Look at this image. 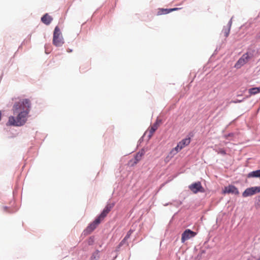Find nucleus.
<instances>
[{
    "label": "nucleus",
    "instance_id": "obj_1",
    "mask_svg": "<svg viewBox=\"0 0 260 260\" xmlns=\"http://www.w3.org/2000/svg\"><path fill=\"white\" fill-rule=\"evenodd\" d=\"M30 101L27 99H22L15 103L12 110L14 115H16V116H10L7 124L15 126L23 125L27 121L30 110Z\"/></svg>",
    "mask_w": 260,
    "mask_h": 260
},
{
    "label": "nucleus",
    "instance_id": "obj_2",
    "mask_svg": "<svg viewBox=\"0 0 260 260\" xmlns=\"http://www.w3.org/2000/svg\"><path fill=\"white\" fill-rule=\"evenodd\" d=\"M63 43L64 41L60 29L58 26H56L53 32V44L57 47H59L61 46Z\"/></svg>",
    "mask_w": 260,
    "mask_h": 260
},
{
    "label": "nucleus",
    "instance_id": "obj_3",
    "mask_svg": "<svg viewBox=\"0 0 260 260\" xmlns=\"http://www.w3.org/2000/svg\"><path fill=\"white\" fill-rule=\"evenodd\" d=\"M101 220L97 217L92 223H91L84 231L85 235L90 234L94 229H96L97 226L101 223Z\"/></svg>",
    "mask_w": 260,
    "mask_h": 260
},
{
    "label": "nucleus",
    "instance_id": "obj_4",
    "mask_svg": "<svg viewBox=\"0 0 260 260\" xmlns=\"http://www.w3.org/2000/svg\"><path fill=\"white\" fill-rule=\"evenodd\" d=\"M189 189L194 193H197L198 192H204L205 189L202 186L200 182H197L190 184L189 186Z\"/></svg>",
    "mask_w": 260,
    "mask_h": 260
},
{
    "label": "nucleus",
    "instance_id": "obj_5",
    "mask_svg": "<svg viewBox=\"0 0 260 260\" xmlns=\"http://www.w3.org/2000/svg\"><path fill=\"white\" fill-rule=\"evenodd\" d=\"M197 235L194 232L191 231L189 229L185 230L181 235V242L184 243L185 241L194 237Z\"/></svg>",
    "mask_w": 260,
    "mask_h": 260
},
{
    "label": "nucleus",
    "instance_id": "obj_6",
    "mask_svg": "<svg viewBox=\"0 0 260 260\" xmlns=\"http://www.w3.org/2000/svg\"><path fill=\"white\" fill-rule=\"evenodd\" d=\"M249 58L250 57L247 53L244 54L236 62L235 67L237 69L240 68L248 62Z\"/></svg>",
    "mask_w": 260,
    "mask_h": 260
},
{
    "label": "nucleus",
    "instance_id": "obj_7",
    "mask_svg": "<svg viewBox=\"0 0 260 260\" xmlns=\"http://www.w3.org/2000/svg\"><path fill=\"white\" fill-rule=\"evenodd\" d=\"M260 192V187H252L248 188L243 192L242 196L243 197H247L251 196L257 192Z\"/></svg>",
    "mask_w": 260,
    "mask_h": 260
},
{
    "label": "nucleus",
    "instance_id": "obj_8",
    "mask_svg": "<svg viewBox=\"0 0 260 260\" xmlns=\"http://www.w3.org/2000/svg\"><path fill=\"white\" fill-rule=\"evenodd\" d=\"M114 204L113 203L112 204H108L101 214L98 217L100 218L102 221L104 219V218L107 215L108 213L111 211V210L113 208Z\"/></svg>",
    "mask_w": 260,
    "mask_h": 260
},
{
    "label": "nucleus",
    "instance_id": "obj_9",
    "mask_svg": "<svg viewBox=\"0 0 260 260\" xmlns=\"http://www.w3.org/2000/svg\"><path fill=\"white\" fill-rule=\"evenodd\" d=\"M224 193H231L236 195H238L239 194L238 188L233 185H229L228 187H225Z\"/></svg>",
    "mask_w": 260,
    "mask_h": 260
},
{
    "label": "nucleus",
    "instance_id": "obj_10",
    "mask_svg": "<svg viewBox=\"0 0 260 260\" xmlns=\"http://www.w3.org/2000/svg\"><path fill=\"white\" fill-rule=\"evenodd\" d=\"M179 9V8H172V9H160L158 10L157 14L158 15H162V14H168L171 12L176 11Z\"/></svg>",
    "mask_w": 260,
    "mask_h": 260
},
{
    "label": "nucleus",
    "instance_id": "obj_11",
    "mask_svg": "<svg viewBox=\"0 0 260 260\" xmlns=\"http://www.w3.org/2000/svg\"><path fill=\"white\" fill-rule=\"evenodd\" d=\"M52 18L47 13L45 14L42 18L41 21L46 25H49L52 20Z\"/></svg>",
    "mask_w": 260,
    "mask_h": 260
},
{
    "label": "nucleus",
    "instance_id": "obj_12",
    "mask_svg": "<svg viewBox=\"0 0 260 260\" xmlns=\"http://www.w3.org/2000/svg\"><path fill=\"white\" fill-rule=\"evenodd\" d=\"M190 143V138H187L182 140L178 144L180 146L181 148L183 149L185 147L188 146Z\"/></svg>",
    "mask_w": 260,
    "mask_h": 260
},
{
    "label": "nucleus",
    "instance_id": "obj_13",
    "mask_svg": "<svg viewBox=\"0 0 260 260\" xmlns=\"http://www.w3.org/2000/svg\"><path fill=\"white\" fill-rule=\"evenodd\" d=\"M158 120H157L156 122L151 126L149 129V137H151L152 136L155 131L158 128Z\"/></svg>",
    "mask_w": 260,
    "mask_h": 260
},
{
    "label": "nucleus",
    "instance_id": "obj_14",
    "mask_svg": "<svg viewBox=\"0 0 260 260\" xmlns=\"http://www.w3.org/2000/svg\"><path fill=\"white\" fill-rule=\"evenodd\" d=\"M247 177H260V170L250 172L249 174H248Z\"/></svg>",
    "mask_w": 260,
    "mask_h": 260
},
{
    "label": "nucleus",
    "instance_id": "obj_15",
    "mask_svg": "<svg viewBox=\"0 0 260 260\" xmlns=\"http://www.w3.org/2000/svg\"><path fill=\"white\" fill-rule=\"evenodd\" d=\"M144 153L142 152H139L138 153H137L135 157V161L134 162V164H137L141 159Z\"/></svg>",
    "mask_w": 260,
    "mask_h": 260
},
{
    "label": "nucleus",
    "instance_id": "obj_16",
    "mask_svg": "<svg viewBox=\"0 0 260 260\" xmlns=\"http://www.w3.org/2000/svg\"><path fill=\"white\" fill-rule=\"evenodd\" d=\"M217 145H215V148L214 149L217 153L221 154L223 155H225L226 153V151L224 148H216Z\"/></svg>",
    "mask_w": 260,
    "mask_h": 260
},
{
    "label": "nucleus",
    "instance_id": "obj_17",
    "mask_svg": "<svg viewBox=\"0 0 260 260\" xmlns=\"http://www.w3.org/2000/svg\"><path fill=\"white\" fill-rule=\"evenodd\" d=\"M259 92H260V87L252 88L249 90V93L250 94L254 95V94H256Z\"/></svg>",
    "mask_w": 260,
    "mask_h": 260
},
{
    "label": "nucleus",
    "instance_id": "obj_18",
    "mask_svg": "<svg viewBox=\"0 0 260 260\" xmlns=\"http://www.w3.org/2000/svg\"><path fill=\"white\" fill-rule=\"evenodd\" d=\"M182 148H181L180 146L178 144H177V145L172 149V150L170 152L171 154H173V155L176 154L178 152H179Z\"/></svg>",
    "mask_w": 260,
    "mask_h": 260
},
{
    "label": "nucleus",
    "instance_id": "obj_19",
    "mask_svg": "<svg viewBox=\"0 0 260 260\" xmlns=\"http://www.w3.org/2000/svg\"><path fill=\"white\" fill-rule=\"evenodd\" d=\"M223 33H224V36L225 37H228L229 34H230V28H224L223 30Z\"/></svg>",
    "mask_w": 260,
    "mask_h": 260
},
{
    "label": "nucleus",
    "instance_id": "obj_20",
    "mask_svg": "<svg viewBox=\"0 0 260 260\" xmlns=\"http://www.w3.org/2000/svg\"><path fill=\"white\" fill-rule=\"evenodd\" d=\"M132 232L131 230L129 231L128 232V233H127L126 236L125 237L124 240H126V239H128L130 237L131 235L132 234Z\"/></svg>",
    "mask_w": 260,
    "mask_h": 260
},
{
    "label": "nucleus",
    "instance_id": "obj_21",
    "mask_svg": "<svg viewBox=\"0 0 260 260\" xmlns=\"http://www.w3.org/2000/svg\"><path fill=\"white\" fill-rule=\"evenodd\" d=\"M256 39H260V31L256 35Z\"/></svg>",
    "mask_w": 260,
    "mask_h": 260
},
{
    "label": "nucleus",
    "instance_id": "obj_22",
    "mask_svg": "<svg viewBox=\"0 0 260 260\" xmlns=\"http://www.w3.org/2000/svg\"><path fill=\"white\" fill-rule=\"evenodd\" d=\"M233 136V134H230L229 135H225V137L227 138H228V137H232V136Z\"/></svg>",
    "mask_w": 260,
    "mask_h": 260
},
{
    "label": "nucleus",
    "instance_id": "obj_23",
    "mask_svg": "<svg viewBox=\"0 0 260 260\" xmlns=\"http://www.w3.org/2000/svg\"><path fill=\"white\" fill-rule=\"evenodd\" d=\"M67 52H69V53H70V52H72V50L68 49L67 50Z\"/></svg>",
    "mask_w": 260,
    "mask_h": 260
},
{
    "label": "nucleus",
    "instance_id": "obj_24",
    "mask_svg": "<svg viewBox=\"0 0 260 260\" xmlns=\"http://www.w3.org/2000/svg\"><path fill=\"white\" fill-rule=\"evenodd\" d=\"M258 259V260H260V254H259V257H258V259Z\"/></svg>",
    "mask_w": 260,
    "mask_h": 260
}]
</instances>
